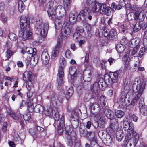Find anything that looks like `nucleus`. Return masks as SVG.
<instances>
[{
  "label": "nucleus",
  "mask_w": 147,
  "mask_h": 147,
  "mask_svg": "<svg viewBox=\"0 0 147 147\" xmlns=\"http://www.w3.org/2000/svg\"><path fill=\"white\" fill-rule=\"evenodd\" d=\"M20 30L19 32V36L22 37L24 41L32 39V32L30 31L29 19L25 17H21L20 20Z\"/></svg>",
  "instance_id": "f257e3e1"
},
{
  "label": "nucleus",
  "mask_w": 147,
  "mask_h": 147,
  "mask_svg": "<svg viewBox=\"0 0 147 147\" xmlns=\"http://www.w3.org/2000/svg\"><path fill=\"white\" fill-rule=\"evenodd\" d=\"M134 125L131 122H130L127 120L124 119L123 121V130L127 132V136L130 138L132 136V135L135 136L136 137L135 139L134 138L133 139L134 140V143L135 144L138 139V135L134 130Z\"/></svg>",
  "instance_id": "f03ea898"
},
{
  "label": "nucleus",
  "mask_w": 147,
  "mask_h": 147,
  "mask_svg": "<svg viewBox=\"0 0 147 147\" xmlns=\"http://www.w3.org/2000/svg\"><path fill=\"white\" fill-rule=\"evenodd\" d=\"M36 27L39 34L42 37L44 38L46 36L49 28V25L48 23L43 24L42 19L39 18L36 21Z\"/></svg>",
  "instance_id": "7ed1b4c3"
},
{
  "label": "nucleus",
  "mask_w": 147,
  "mask_h": 147,
  "mask_svg": "<svg viewBox=\"0 0 147 147\" xmlns=\"http://www.w3.org/2000/svg\"><path fill=\"white\" fill-rule=\"evenodd\" d=\"M134 89L135 88L136 92L135 93L141 96L142 94L145 87V83L143 80H140L139 78L135 79L133 84Z\"/></svg>",
  "instance_id": "20e7f679"
},
{
  "label": "nucleus",
  "mask_w": 147,
  "mask_h": 147,
  "mask_svg": "<svg viewBox=\"0 0 147 147\" xmlns=\"http://www.w3.org/2000/svg\"><path fill=\"white\" fill-rule=\"evenodd\" d=\"M59 62L61 66L59 68L57 81L58 82V84L61 85L63 84V78L64 76L63 69L66 63L65 58L63 57L61 58L60 59Z\"/></svg>",
  "instance_id": "39448f33"
},
{
  "label": "nucleus",
  "mask_w": 147,
  "mask_h": 147,
  "mask_svg": "<svg viewBox=\"0 0 147 147\" xmlns=\"http://www.w3.org/2000/svg\"><path fill=\"white\" fill-rule=\"evenodd\" d=\"M118 77V74L117 72H112L110 73L109 75H105L104 79L106 84L111 85L117 82Z\"/></svg>",
  "instance_id": "423d86ee"
},
{
  "label": "nucleus",
  "mask_w": 147,
  "mask_h": 147,
  "mask_svg": "<svg viewBox=\"0 0 147 147\" xmlns=\"http://www.w3.org/2000/svg\"><path fill=\"white\" fill-rule=\"evenodd\" d=\"M98 135L107 145L109 146L111 144L112 139L109 134L107 132L103 131H99Z\"/></svg>",
  "instance_id": "0eeeda50"
},
{
  "label": "nucleus",
  "mask_w": 147,
  "mask_h": 147,
  "mask_svg": "<svg viewBox=\"0 0 147 147\" xmlns=\"http://www.w3.org/2000/svg\"><path fill=\"white\" fill-rule=\"evenodd\" d=\"M61 32L62 36L64 38H67L69 36L71 32V29L68 23L65 22L64 23Z\"/></svg>",
  "instance_id": "6e6552de"
},
{
  "label": "nucleus",
  "mask_w": 147,
  "mask_h": 147,
  "mask_svg": "<svg viewBox=\"0 0 147 147\" xmlns=\"http://www.w3.org/2000/svg\"><path fill=\"white\" fill-rule=\"evenodd\" d=\"M91 110H96V111L94 112H92L91 111L92 114L93 116L96 118H98L100 116H101L102 114V113L100 112V109L99 107V106L98 104L96 102L90 105Z\"/></svg>",
  "instance_id": "1a4fd4ad"
},
{
  "label": "nucleus",
  "mask_w": 147,
  "mask_h": 147,
  "mask_svg": "<svg viewBox=\"0 0 147 147\" xmlns=\"http://www.w3.org/2000/svg\"><path fill=\"white\" fill-rule=\"evenodd\" d=\"M99 11L102 14H105L109 16L111 14V8L110 7H107L105 4L100 3Z\"/></svg>",
  "instance_id": "9d476101"
},
{
  "label": "nucleus",
  "mask_w": 147,
  "mask_h": 147,
  "mask_svg": "<svg viewBox=\"0 0 147 147\" xmlns=\"http://www.w3.org/2000/svg\"><path fill=\"white\" fill-rule=\"evenodd\" d=\"M128 91L126 90L121 92L119 97L118 98L117 102L119 104V105H124L126 103L125 99Z\"/></svg>",
  "instance_id": "9b49d317"
},
{
  "label": "nucleus",
  "mask_w": 147,
  "mask_h": 147,
  "mask_svg": "<svg viewBox=\"0 0 147 147\" xmlns=\"http://www.w3.org/2000/svg\"><path fill=\"white\" fill-rule=\"evenodd\" d=\"M139 107L140 113L142 115L147 116V106L144 105L143 101H140Z\"/></svg>",
  "instance_id": "f8f14e48"
},
{
  "label": "nucleus",
  "mask_w": 147,
  "mask_h": 147,
  "mask_svg": "<svg viewBox=\"0 0 147 147\" xmlns=\"http://www.w3.org/2000/svg\"><path fill=\"white\" fill-rule=\"evenodd\" d=\"M105 80L102 78H100V79L98 82H95L93 86V89L94 90H97L98 87L100 88H102V87H104L105 85Z\"/></svg>",
  "instance_id": "ddd939ff"
},
{
  "label": "nucleus",
  "mask_w": 147,
  "mask_h": 147,
  "mask_svg": "<svg viewBox=\"0 0 147 147\" xmlns=\"http://www.w3.org/2000/svg\"><path fill=\"white\" fill-rule=\"evenodd\" d=\"M106 122L105 118L104 116H101L98 121V122H96V125H93L95 128H97L98 127L103 128L105 126V123Z\"/></svg>",
  "instance_id": "4468645a"
},
{
  "label": "nucleus",
  "mask_w": 147,
  "mask_h": 147,
  "mask_svg": "<svg viewBox=\"0 0 147 147\" xmlns=\"http://www.w3.org/2000/svg\"><path fill=\"white\" fill-rule=\"evenodd\" d=\"M137 94L135 93V94H134L133 97L132 98L131 102H130V100H128L127 101L128 103L126 102L125 105L126 107H128L130 105L131 106H133L135 105L136 103L138 100L139 99L140 96H139Z\"/></svg>",
  "instance_id": "2eb2a0df"
},
{
  "label": "nucleus",
  "mask_w": 147,
  "mask_h": 147,
  "mask_svg": "<svg viewBox=\"0 0 147 147\" xmlns=\"http://www.w3.org/2000/svg\"><path fill=\"white\" fill-rule=\"evenodd\" d=\"M89 10V8L87 7L85 8L84 9L81 10L79 12L77 17L80 18V20L83 21L86 20V16L88 14V11Z\"/></svg>",
  "instance_id": "dca6fc26"
},
{
  "label": "nucleus",
  "mask_w": 147,
  "mask_h": 147,
  "mask_svg": "<svg viewBox=\"0 0 147 147\" xmlns=\"http://www.w3.org/2000/svg\"><path fill=\"white\" fill-rule=\"evenodd\" d=\"M41 58L44 64H47L49 62L50 57L46 50L43 51L41 55Z\"/></svg>",
  "instance_id": "f3484780"
},
{
  "label": "nucleus",
  "mask_w": 147,
  "mask_h": 147,
  "mask_svg": "<svg viewBox=\"0 0 147 147\" xmlns=\"http://www.w3.org/2000/svg\"><path fill=\"white\" fill-rule=\"evenodd\" d=\"M92 78V74L90 71L86 70L84 72L83 78L85 81L86 82L90 81Z\"/></svg>",
  "instance_id": "a211bd4d"
},
{
  "label": "nucleus",
  "mask_w": 147,
  "mask_h": 147,
  "mask_svg": "<svg viewBox=\"0 0 147 147\" xmlns=\"http://www.w3.org/2000/svg\"><path fill=\"white\" fill-rule=\"evenodd\" d=\"M95 134V132L90 131L87 133L85 137H86L91 142H95L96 140Z\"/></svg>",
  "instance_id": "6ab92c4d"
},
{
  "label": "nucleus",
  "mask_w": 147,
  "mask_h": 147,
  "mask_svg": "<svg viewBox=\"0 0 147 147\" xmlns=\"http://www.w3.org/2000/svg\"><path fill=\"white\" fill-rule=\"evenodd\" d=\"M130 27V26L129 22L125 23L120 26L119 30L121 32L125 34L127 32V30Z\"/></svg>",
  "instance_id": "aec40b11"
},
{
  "label": "nucleus",
  "mask_w": 147,
  "mask_h": 147,
  "mask_svg": "<svg viewBox=\"0 0 147 147\" xmlns=\"http://www.w3.org/2000/svg\"><path fill=\"white\" fill-rule=\"evenodd\" d=\"M26 86L29 91L27 93V96L28 98H30L32 96V92L31 93L30 91L33 88L32 83L31 80L27 81Z\"/></svg>",
  "instance_id": "412c9836"
},
{
  "label": "nucleus",
  "mask_w": 147,
  "mask_h": 147,
  "mask_svg": "<svg viewBox=\"0 0 147 147\" xmlns=\"http://www.w3.org/2000/svg\"><path fill=\"white\" fill-rule=\"evenodd\" d=\"M104 113L107 117L110 120H113L115 118L114 113L113 111L108 109H105Z\"/></svg>",
  "instance_id": "4be33fe9"
},
{
  "label": "nucleus",
  "mask_w": 147,
  "mask_h": 147,
  "mask_svg": "<svg viewBox=\"0 0 147 147\" xmlns=\"http://www.w3.org/2000/svg\"><path fill=\"white\" fill-rule=\"evenodd\" d=\"M56 9V6H55L54 8L52 9H49L47 11L49 16L51 17V18L52 20H54L56 18L55 15Z\"/></svg>",
  "instance_id": "5701e85b"
},
{
  "label": "nucleus",
  "mask_w": 147,
  "mask_h": 147,
  "mask_svg": "<svg viewBox=\"0 0 147 147\" xmlns=\"http://www.w3.org/2000/svg\"><path fill=\"white\" fill-rule=\"evenodd\" d=\"M88 34L86 35V37L87 38H90L92 35V26L87 23L85 25Z\"/></svg>",
  "instance_id": "b1692460"
},
{
  "label": "nucleus",
  "mask_w": 147,
  "mask_h": 147,
  "mask_svg": "<svg viewBox=\"0 0 147 147\" xmlns=\"http://www.w3.org/2000/svg\"><path fill=\"white\" fill-rule=\"evenodd\" d=\"M66 10V9L64 7H63L61 5H59L57 7L56 6V9H55L56 11L58 12L61 14V16L59 17L62 18V15L65 14Z\"/></svg>",
  "instance_id": "393cba45"
},
{
  "label": "nucleus",
  "mask_w": 147,
  "mask_h": 147,
  "mask_svg": "<svg viewBox=\"0 0 147 147\" xmlns=\"http://www.w3.org/2000/svg\"><path fill=\"white\" fill-rule=\"evenodd\" d=\"M100 3L96 2L91 6V11L94 13H96L99 11Z\"/></svg>",
  "instance_id": "a878e982"
},
{
  "label": "nucleus",
  "mask_w": 147,
  "mask_h": 147,
  "mask_svg": "<svg viewBox=\"0 0 147 147\" xmlns=\"http://www.w3.org/2000/svg\"><path fill=\"white\" fill-rule=\"evenodd\" d=\"M44 113L46 115L50 116L53 114V109L49 105H46L44 107Z\"/></svg>",
  "instance_id": "bb28decb"
},
{
  "label": "nucleus",
  "mask_w": 147,
  "mask_h": 147,
  "mask_svg": "<svg viewBox=\"0 0 147 147\" xmlns=\"http://www.w3.org/2000/svg\"><path fill=\"white\" fill-rule=\"evenodd\" d=\"M32 73L31 71H25L23 75V79L24 80L28 81L31 80V76Z\"/></svg>",
  "instance_id": "cd10ccee"
},
{
  "label": "nucleus",
  "mask_w": 147,
  "mask_h": 147,
  "mask_svg": "<svg viewBox=\"0 0 147 147\" xmlns=\"http://www.w3.org/2000/svg\"><path fill=\"white\" fill-rule=\"evenodd\" d=\"M78 111L80 112V110L77 109L72 112L71 116V120L73 119L74 120H78V115H79Z\"/></svg>",
  "instance_id": "c85d7f7f"
},
{
  "label": "nucleus",
  "mask_w": 147,
  "mask_h": 147,
  "mask_svg": "<svg viewBox=\"0 0 147 147\" xmlns=\"http://www.w3.org/2000/svg\"><path fill=\"white\" fill-rule=\"evenodd\" d=\"M61 17L56 18L55 20V26L56 29L59 30L61 26L62 23L60 19L61 18Z\"/></svg>",
  "instance_id": "c756f323"
},
{
  "label": "nucleus",
  "mask_w": 147,
  "mask_h": 147,
  "mask_svg": "<svg viewBox=\"0 0 147 147\" xmlns=\"http://www.w3.org/2000/svg\"><path fill=\"white\" fill-rule=\"evenodd\" d=\"M136 137L135 136H133L132 135V136L131 137H128L129 138H131L130 139V140L127 143L126 145V146H129V147H131L132 145V144H133V145H134V146H135L137 144L138 142V141L139 138V136L138 135V141L136 142V143L135 144L134 143V139H132L134 138L135 139H136Z\"/></svg>",
  "instance_id": "7c9ffc66"
},
{
  "label": "nucleus",
  "mask_w": 147,
  "mask_h": 147,
  "mask_svg": "<svg viewBox=\"0 0 147 147\" xmlns=\"http://www.w3.org/2000/svg\"><path fill=\"white\" fill-rule=\"evenodd\" d=\"M123 132L122 130H120L116 132V138L117 141H120L122 140L124 136Z\"/></svg>",
  "instance_id": "2f4dec72"
},
{
  "label": "nucleus",
  "mask_w": 147,
  "mask_h": 147,
  "mask_svg": "<svg viewBox=\"0 0 147 147\" xmlns=\"http://www.w3.org/2000/svg\"><path fill=\"white\" fill-rule=\"evenodd\" d=\"M140 41V39L139 38L136 37L131 40L130 42L132 45L139 47V44Z\"/></svg>",
  "instance_id": "473e14b6"
},
{
  "label": "nucleus",
  "mask_w": 147,
  "mask_h": 147,
  "mask_svg": "<svg viewBox=\"0 0 147 147\" xmlns=\"http://www.w3.org/2000/svg\"><path fill=\"white\" fill-rule=\"evenodd\" d=\"M18 10L20 12H22L25 9V5L23 1L19 0L18 2Z\"/></svg>",
  "instance_id": "72a5a7b5"
},
{
  "label": "nucleus",
  "mask_w": 147,
  "mask_h": 147,
  "mask_svg": "<svg viewBox=\"0 0 147 147\" xmlns=\"http://www.w3.org/2000/svg\"><path fill=\"white\" fill-rule=\"evenodd\" d=\"M71 0H63V5L66 10L69 9L71 7Z\"/></svg>",
  "instance_id": "f704fd0d"
},
{
  "label": "nucleus",
  "mask_w": 147,
  "mask_h": 147,
  "mask_svg": "<svg viewBox=\"0 0 147 147\" xmlns=\"http://www.w3.org/2000/svg\"><path fill=\"white\" fill-rule=\"evenodd\" d=\"M63 42L61 40H59L57 42V43L53 49L59 52L60 48L62 47Z\"/></svg>",
  "instance_id": "c9c22d12"
},
{
  "label": "nucleus",
  "mask_w": 147,
  "mask_h": 147,
  "mask_svg": "<svg viewBox=\"0 0 147 147\" xmlns=\"http://www.w3.org/2000/svg\"><path fill=\"white\" fill-rule=\"evenodd\" d=\"M69 72L70 75L73 76L74 77L76 76L77 74L76 68L75 67H70L69 69Z\"/></svg>",
  "instance_id": "e433bc0d"
},
{
  "label": "nucleus",
  "mask_w": 147,
  "mask_h": 147,
  "mask_svg": "<svg viewBox=\"0 0 147 147\" xmlns=\"http://www.w3.org/2000/svg\"><path fill=\"white\" fill-rule=\"evenodd\" d=\"M36 51L35 49H33L30 47H27L26 49V51L28 53L32 54V55H36Z\"/></svg>",
  "instance_id": "4c0bfd02"
},
{
  "label": "nucleus",
  "mask_w": 147,
  "mask_h": 147,
  "mask_svg": "<svg viewBox=\"0 0 147 147\" xmlns=\"http://www.w3.org/2000/svg\"><path fill=\"white\" fill-rule=\"evenodd\" d=\"M77 19V15L75 13H70L69 15V21L71 23H73L75 22Z\"/></svg>",
  "instance_id": "58836bf2"
},
{
  "label": "nucleus",
  "mask_w": 147,
  "mask_h": 147,
  "mask_svg": "<svg viewBox=\"0 0 147 147\" xmlns=\"http://www.w3.org/2000/svg\"><path fill=\"white\" fill-rule=\"evenodd\" d=\"M43 111V108L40 105H37L34 108V111L37 113L42 112Z\"/></svg>",
  "instance_id": "ea45409f"
},
{
  "label": "nucleus",
  "mask_w": 147,
  "mask_h": 147,
  "mask_svg": "<svg viewBox=\"0 0 147 147\" xmlns=\"http://www.w3.org/2000/svg\"><path fill=\"white\" fill-rule=\"evenodd\" d=\"M129 54L127 53L125 54V55L122 58V61L126 65H128L129 61Z\"/></svg>",
  "instance_id": "a19ab883"
},
{
  "label": "nucleus",
  "mask_w": 147,
  "mask_h": 147,
  "mask_svg": "<svg viewBox=\"0 0 147 147\" xmlns=\"http://www.w3.org/2000/svg\"><path fill=\"white\" fill-rule=\"evenodd\" d=\"M115 115L117 118H121L124 115V113L121 110H115Z\"/></svg>",
  "instance_id": "79ce46f5"
},
{
  "label": "nucleus",
  "mask_w": 147,
  "mask_h": 147,
  "mask_svg": "<svg viewBox=\"0 0 147 147\" xmlns=\"http://www.w3.org/2000/svg\"><path fill=\"white\" fill-rule=\"evenodd\" d=\"M73 92V88L71 86L68 89L66 93V99L67 100H68L69 98L71 96Z\"/></svg>",
  "instance_id": "37998d69"
},
{
  "label": "nucleus",
  "mask_w": 147,
  "mask_h": 147,
  "mask_svg": "<svg viewBox=\"0 0 147 147\" xmlns=\"http://www.w3.org/2000/svg\"><path fill=\"white\" fill-rule=\"evenodd\" d=\"M116 49L118 52L120 53L123 52L124 50L123 45L121 44L117 45L116 47Z\"/></svg>",
  "instance_id": "c03bdc74"
},
{
  "label": "nucleus",
  "mask_w": 147,
  "mask_h": 147,
  "mask_svg": "<svg viewBox=\"0 0 147 147\" xmlns=\"http://www.w3.org/2000/svg\"><path fill=\"white\" fill-rule=\"evenodd\" d=\"M71 123L72 127L74 129H76L77 128L79 125V121L78 120H71Z\"/></svg>",
  "instance_id": "a18cd8bd"
},
{
  "label": "nucleus",
  "mask_w": 147,
  "mask_h": 147,
  "mask_svg": "<svg viewBox=\"0 0 147 147\" xmlns=\"http://www.w3.org/2000/svg\"><path fill=\"white\" fill-rule=\"evenodd\" d=\"M141 28V25L138 22H137L135 24L133 28V31L134 32H136Z\"/></svg>",
  "instance_id": "49530a36"
},
{
  "label": "nucleus",
  "mask_w": 147,
  "mask_h": 147,
  "mask_svg": "<svg viewBox=\"0 0 147 147\" xmlns=\"http://www.w3.org/2000/svg\"><path fill=\"white\" fill-rule=\"evenodd\" d=\"M110 31L106 27H105L102 31V34L105 37H107V38H109Z\"/></svg>",
  "instance_id": "de8ad7c7"
},
{
  "label": "nucleus",
  "mask_w": 147,
  "mask_h": 147,
  "mask_svg": "<svg viewBox=\"0 0 147 147\" xmlns=\"http://www.w3.org/2000/svg\"><path fill=\"white\" fill-rule=\"evenodd\" d=\"M107 99L106 97L103 95H102L100 98V102L102 106H105L106 105Z\"/></svg>",
  "instance_id": "09e8293b"
},
{
  "label": "nucleus",
  "mask_w": 147,
  "mask_h": 147,
  "mask_svg": "<svg viewBox=\"0 0 147 147\" xmlns=\"http://www.w3.org/2000/svg\"><path fill=\"white\" fill-rule=\"evenodd\" d=\"M131 84L130 81L128 80H125L124 83V88L125 90L128 91L130 88Z\"/></svg>",
  "instance_id": "8fccbe9b"
},
{
  "label": "nucleus",
  "mask_w": 147,
  "mask_h": 147,
  "mask_svg": "<svg viewBox=\"0 0 147 147\" xmlns=\"http://www.w3.org/2000/svg\"><path fill=\"white\" fill-rule=\"evenodd\" d=\"M53 117L55 121H57L59 119V112L57 109L53 111Z\"/></svg>",
  "instance_id": "3c124183"
},
{
  "label": "nucleus",
  "mask_w": 147,
  "mask_h": 147,
  "mask_svg": "<svg viewBox=\"0 0 147 147\" xmlns=\"http://www.w3.org/2000/svg\"><path fill=\"white\" fill-rule=\"evenodd\" d=\"M7 113L10 117H12L14 120H18V117L16 116L15 113L13 111H8Z\"/></svg>",
  "instance_id": "603ef678"
},
{
  "label": "nucleus",
  "mask_w": 147,
  "mask_h": 147,
  "mask_svg": "<svg viewBox=\"0 0 147 147\" xmlns=\"http://www.w3.org/2000/svg\"><path fill=\"white\" fill-rule=\"evenodd\" d=\"M9 38L12 41L16 40L18 39L17 36L15 34L12 33H10L8 36Z\"/></svg>",
  "instance_id": "864d4df0"
},
{
  "label": "nucleus",
  "mask_w": 147,
  "mask_h": 147,
  "mask_svg": "<svg viewBox=\"0 0 147 147\" xmlns=\"http://www.w3.org/2000/svg\"><path fill=\"white\" fill-rule=\"evenodd\" d=\"M55 6L56 5L53 1H49L47 4V7L49 9H53Z\"/></svg>",
  "instance_id": "5fc2aeb1"
},
{
  "label": "nucleus",
  "mask_w": 147,
  "mask_h": 147,
  "mask_svg": "<svg viewBox=\"0 0 147 147\" xmlns=\"http://www.w3.org/2000/svg\"><path fill=\"white\" fill-rule=\"evenodd\" d=\"M117 33L115 30L114 29H112L110 31L109 35V38L108 39H110V38H113L116 35Z\"/></svg>",
  "instance_id": "6e6d98bb"
},
{
  "label": "nucleus",
  "mask_w": 147,
  "mask_h": 147,
  "mask_svg": "<svg viewBox=\"0 0 147 147\" xmlns=\"http://www.w3.org/2000/svg\"><path fill=\"white\" fill-rule=\"evenodd\" d=\"M125 5L123 1L120 0L118 5H117V9L118 10L120 9Z\"/></svg>",
  "instance_id": "4d7b16f0"
},
{
  "label": "nucleus",
  "mask_w": 147,
  "mask_h": 147,
  "mask_svg": "<svg viewBox=\"0 0 147 147\" xmlns=\"http://www.w3.org/2000/svg\"><path fill=\"white\" fill-rule=\"evenodd\" d=\"M65 55L66 57L68 59L71 58L72 56V54L70 50L68 49L66 51Z\"/></svg>",
  "instance_id": "13d9d810"
},
{
  "label": "nucleus",
  "mask_w": 147,
  "mask_h": 147,
  "mask_svg": "<svg viewBox=\"0 0 147 147\" xmlns=\"http://www.w3.org/2000/svg\"><path fill=\"white\" fill-rule=\"evenodd\" d=\"M79 132L81 136L84 137H85L87 133L85 130L83 129L81 127L80 128Z\"/></svg>",
  "instance_id": "bf43d9fd"
},
{
  "label": "nucleus",
  "mask_w": 147,
  "mask_h": 147,
  "mask_svg": "<svg viewBox=\"0 0 147 147\" xmlns=\"http://www.w3.org/2000/svg\"><path fill=\"white\" fill-rule=\"evenodd\" d=\"M31 115L29 114L28 113L27 114H25L23 116V118L24 119L25 121H28L30 120L31 119Z\"/></svg>",
  "instance_id": "052dcab7"
},
{
  "label": "nucleus",
  "mask_w": 147,
  "mask_h": 147,
  "mask_svg": "<svg viewBox=\"0 0 147 147\" xmlns=\"http://www.w3.org/2000/svg\"><path fill=\"white\" fill-rule=\"evenodd\" d=\"M59 52L55 51V50L53 49L52 52L51 57L52 58H54L56 57L59 53Z\"/></svg>",
  "instance_id": "680f3d73"
},
{
  "label": "nucleus",
  "mask_w": 147,
  "mask_h": 147,
  "mask_svg": "<svg viewBox=\"0 0 147 147\" xmlns=\"http://www.w3.org/2000/svg\"><path fill=\"white\" fill-rule=\"evenodd\" d=\"M145 17L144 14L143 13H140L138 20L140 21H143L145 18Z\"/></svg>",
  "instance_id": "e2e57ef3"
},
{
  "label": "nucleus",
  "mask_w": 147,
  "mask_h": 147,
  "mask_svg": "<svg viewBox=\"0 0 147 147\" xmlns=\"http://www.w3.org/2000/svg\"><path fill=\"white\" fill-rule=\"evenodd\" d=\"M59 125L62 127L64 126V117L63 116L61 117L60 119Z\"/></svg>",
  "instance_id": "0e129e2a"
},
{
  "label": "nucleus",
  "mask_w": 147,
  "mask_h": 147,
  "mask_svg": "<svg viewBox=\"0 0 147 147\" xmlns=\"http://www.w3.org/2000/svg\"><path fill=\"white\" fill-rule=\"evenodd\" d=\"M145 47H142L140 49L139 53V56L140 57H141L143 55L144 53L145 52Z\"/></svg>",
  "instance_id": "69168bd1"
},
{
  "label": "nucleus",
  "mask_w": 147,
  "mask_h": 147,
  "mask_svg": "<svg viewBox=\"0 0 147 147\" xmlns=\"http://www.w3.org/2000/svg\"><path fill=\"white\" fill-rule=\"evenodd\" d=\"M32 60H33V61L34 62V63L36 64L38 62V56L36 55H32Z\"/></svg>",
  "instance_id": "338daca9"
},
{
  "label": "nucleus",
  "mask_w": 147,
  "mask_h": 147,
  "mask_svg": "<svg viewBox=\"0 0 147 147\" xmlns=\"http://www.w3.org/2000/svg\"><path fill=\"white\" fill-rule=\"evenodd\" d=\"M12 55V52L10 49H8L6 51V56L7 58H9Z\"/></svg>",
  "instance_id": "774afa93"
}]
</instances>
